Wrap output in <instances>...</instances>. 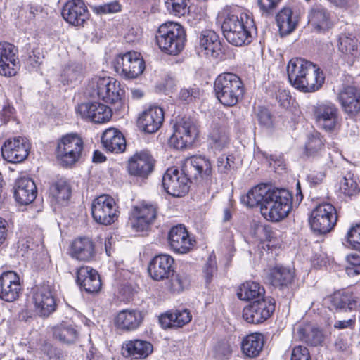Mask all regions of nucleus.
Wrapping results in <instances>:
<instances>
[{
    "label": "nucleus",
    "instance_id": "f257e3e1",
    "mask_svg": "<svg viewBox=\"0 0 360 360\" xmlns=\"http://www.w3.org/2000/svg\"><path fill=\"white\" fill-rule=\"evenodd\" d=\"M212 172L211 162L207 158L201 155L192 156L185 160L183 170L174 167L168 168L162 176V186L168 194L181 197L188 191V176L208 179Z\"/></svg>",
    "mask_w": 360,
    "mask_h": 360
},
{
    "label": "nucleus",
    "instance_id": "f03ea898",
    "mask_svg": "<svg viewBox=\"0 0 360 360\" xmlns=\"http://www.w3.org/2000/svg\"><path fill=\"white\" fill-rule=\"evenodd\" d=\"M287 72L290 84L302 92L319 90L324 82L323 72L314 63L302 58H292Z\"/></svg>",
    "mask_w": 360,
    "mask_h": 360
},
{
    "label": "nucleus",
    "instance_id": "7ed1b4c3",
    "mask_svg": "<svg viewBox=\"0 0 360 360\" xmlns=\"http://www.w3.org/2000/svg\"><path fill=\"white\" fill-rule=\"evenodd\" d=\"M218 21L229 43L240 46L251 41L250 27L252 26L253 20L247 13L225 8L219 14Z\"/></svg>",
    "mask_w": 360,
    "mask_h": 360
},
{
    "label": "nucleus",
    "instance_id": "20e7f679",
    "mask_svg": "<svg viewBox=\"0 0 360 360\" xmlns=\"http://www.w3.org/2000/svg\"><path fill=\"white\" fill-rule=\"evenodd\" d=\"M214 91L219 102L226 106H234L242 99L245 89L241 79L230 72L220 74L215 79Z\"/></svg>",
    "mask_w": 360,
    "mask_h": 360
},
{
    "label": "nucleus",
    "instance_id": "39448f33",
    "mask_svg": "<svg viewBox=\"0 0 360 360\" xmlns=\"http://www.w3.org/2000/svg\"><path fill=\"white\" fill-rule=\"evenodd\" d=\"M292 195L286 189H269L261 213L267 220L279 221L285 218L292 209Z\"/></svg>",
    "mask_w": 360,
    "mask_h": 360
},
{
    "label": "nucleus",
    "instance_id": "423d86ee",
    "mask_svg": "<svg viewBox=\"0 0 360 360\" xmlns=\"http://www.w3.org/2000/svg\"><path fill=\"white\" fill-rule=\"evenodd\" d=\"M155 39L156 44L162 51L175 56L184 47L186 33L181 25L167 22L159 27Z\"/></svg>",
    "mask_w": 360,
    "mask_h": 360
},
{
    "label": "nucleus",
    "instance_id": "0eeeda50",
    "mask_svg": "<svg viewBox=\"0 0 360 360\" xmlns=\"http://www.w3.org/2000/svg\"><path fill=\"white\" fill-rule=\"evenodd\" d=\"M83 148V141L78 134H68L58 143L57 159L63 167H70L79 160Z\"/></svg>",
    "mask_w": 360,
    "mask_h": 360
},
{
    "label": "nucleus",
    "instance_id": "6e6552de",
    "mask_svg": "<svg viewBox=\"0 0 360 360\" xmlns=\"http://www.w3.org/2000/svg\"><path fill=\"white\" fill-rule=\"evenodd\" d=\"M112 65L115 72L127 79L136 78L145 70V62L141 54L136 51L117 56Z\"/></svg>",
    "mask_w": 360,
    "mask_h": 360
},
{
    "label": "nucleus",
    "instance_id": "1a4fd4ad",
    "mask_svg": "<svg viewBox=\"0 0 360 360\" xmlns=\"http://www.w3.org/2000/svg\"><path fill=\"white\" fill-rule=\"evenodd\" d=\"M157 214L156 205L143 202L132 207L127 225L136 232L147 231L154 223Z\"/></svg>",
    "mask_w": 360,
    "mask_h": 360
},
{
    "label": "nucleus",
    "instance_id": "9d476101",
    "mask_svg": "<svg viewBox=\"0 0 360 360\" xmlns=\"http://www.w3.org/2000/svg\"><path fill=\"white\" fill-rule=\"evenodd\" d=\"M119 211L115 200L108 195H101L91 203V215L99 224L108 226L118 219Z\"/></svg>",
    "mask_w": 360,
    "mask_h": 360
},
{
    "label": "nucleus",
    "instance_id": "9b49d317",
    "mask_svg": "<svg viewBox=\"0 0 360 360\" xmlns=\"http://www.w3.org/2000/svg\"><path fill=\"white\" fill-rule=\"evenodd\" d=\"M335 208L330 203L319 205L311 212L309 224L311 229L319 233L330 232L337 222Z\"/></svg>",
    "mask_w": 360,
    "mask_h": 360
},
{
    "label": "nucleus",
    "instance_id": "f8f14e48",
    "mask_svg": "<svg viewBox=\"0 0 360 360\" xmlns=\"http://www.w3.org/2000/svg\"><path fill=\"white\" fill-rule=\"evenodd\" d=\"M198 131L194 122L190 118H183L174 126V133L169 139V144L181 150L191 146Z\"/></svg>",
    "mask_w": 360,
    "mask_h": 360
},
{
    "label": "nucleus",
    "instance_id": "ddd939ff",
    "mask_svg": "<svg viewBox=\"0 0 360 360\" xmlns=\"http://www.w3.org/2000/svg\"><path fill=\"white\" fill-rule=\"evenodd\" d=\"M96 94L103 101L115 103L121 99V89L117 81L111 77H94L89 84Z\"/></svg>",
    "mask_w": 360,
    "mask_h": 360
},
{
    "label": "nucleus",
    "instance_id": "4468645a",
    "mask_svg": "<svg viewBox=\"0 0 360 360\" xmlns=\"http://www.w3.org/2000/svg\"><path fill=\"white\" fill-rule=\"evenodd\" d=\"M274 310V300L269 297L254 301L245 307L243 311V317L250 323L258 324L268 319Z\"/></svg>",
    "mask_w": 360,
    "mask_h": 360
},
{
    "label": "nucleus",
    "instance_id": "2eb2a0df",
    "mask_svg": "<svg viewBox=\"0 0 360 360\" xmlns=\"http://www.w3.org/2000/svg\"><path fill=\"white\" fill-rule=\"evenodd\" d=\"M313 113L318 126L326 131H333L339 123L338 108L331 102L317 103Z\"/></svg>",
    "mask_w": 360,
    "mask_h": 360
},
{
    "label": "nucleus",
    "instance_id": "dca6fc26",
    "mask_svg": "<svg viewBox=\"0 0 360 360\" xmlns=\"http://www.w3.org/2000/svg\"><path fill=\"white\" fill-rule=\"evenodd\" d=\"M30 145L25 137H15L8 139L1 148L3 158L8 162L19 163L28 156Z\"/></svg>",
    "mask_w": 360,
    "mask_h": 360
},
{
    "label": "nucleus",
    "instance_id": "f3484780",
    "mask_svg": "<svg viewBox=\"0 0 360 360\" xmlns=\"http://www.w3.org/2000/svg\"><path fill=\"white\" fill-rule=\"evenodd\" d=\"M33 302L35 311L41 316H49L56 308L52 288L48 284L37 286L34 292Z\"/></svg>",
    "mask_w": 360,
    "mask_h": 360
},
{
    "label": "nucleus",
    "instance_id": "a211bd4d",
    "mask_svg": "<svg viewBox=\"0 0 360 360\" xmlns=\"http://www.w3.org/2000/svg\"><path fill=\"white\" fill-rule=\"evenodd\" d=\"M20 68L18 49L8 42L0 43V75L15 76Z\"/></svg>",
    "mask_w": 360,
    "mask_h": 360
},
{
    "label": "nucleus",
    "instance_id": "6ab92c4d",
    "mask_svg": "<svg viewBox=\"0 0 360 360\" xmlns=\"http://www.w3.org/2000/svg\"><path fill=\"white\" fill-rule=\"evenodd\" d=\"M77 112L82 118L98 124L108 122L112 115L110 108L98 102L82 103L78 105Z\"/></svg>",
    "mask_w": 360,
    "mask_h": 360
},
{
    "label": "nucleus",
    "instance_id": "aec40b11",
    "mask_svg": "<svg viewBox=\"0 0 360 360\" xmlns=\"http://www.w3.org/2000/svg\"><path fill=\"white\" fill-rule=\"evenodd\" d=\"M338 101L345 113L355 117L360 112V89L354 86H344L338 94Z\"/></svg>",
    "mask_w": 360,
    "mask_h": 360
},
{
    "label": "nucleus",
    "instance_id": "412c9836",
    "mask_svg": "<svg viewBox=\"0 0 360 360\" xmlns=\"http://www.w3.org/2000/svg\"><path fill=\"white\" fill-rule=\"evenodd\" d=\"M174 259L167 254H160L154 257L149 263L148 271L155 281L167 279L173 275Z\"/></svg>",
    "mask_w": 360,
    "mask_h": 360
},
{
    "label": "nucleus",
    "instance_id": "4be33fe9",
    "mask_svg": "<svg viewBox=\"0 0 360 360\" xmlns=\"http://www.w3.org/2000/svg\"><path fill=\"white\" fill-rule=\"evenodd\" d=\"M155 160L148 151L134 155L128 161V171L131 176L147 178L153 172Z\"/></svg>",
    "mask_w": 360,
    "mask_h": 360
},
{
    "label": "nucleus",
    "instance_id": "5701e85b",
    "mask_svg": "<svg viewBox=\"0 0 360 360\" xmlns=\"http://www.w3.org/2000/svg\"><path fill=\"white\" fill-rule=\"evenodd\" d=\"M62 15L70 25L81 26L89 18V13L82 0H71L63 6Z\"/></svg>",
    "mask_w": 360,
    "mask_h": 360
},
{
    "label": "nucleus",
    "instance_id": "b1692460",
    "mask_svg": "<svg viewBox=\"0 0 360 360\" xmlns=\"http://www.w3.org/2000/svg\"><path fill=\"white\" fill-rule=\"evenodd\" d=\"M168 242L171 249L177 253H187L194 245L186 227L182 224L173 226L168 234Z\"/></svg>",
    "mask_w": 360,
    "mask_h": 360
},
{
    "label": "nucleus",
    "instance_id": "393cba45",
    "mask_svg": "<svg viewBox=\"0 0 360 360\" xmlns=\"http://www.w3.org/2000/svg\"><path fill=\"white\" fill-rule=\"evenodd\" d=\"M199 54L217 58L222 53V46L219 36L211 30L202 31L199 36V46L197 48Z\"/></svg>",
    "mask_w": 360,
    "mask_h": 360
},
{
    "label": "nucleus",
    "instance_id": "a878e982",
    "mask_svg": "<svg viewBox=\"0 0 360 360\" xmlns=\"http://www.w3.org/2000/svg\"><path fill=\"white\" fill-rule=\"evenodd\" d=\"M21 291L20 278L13 271L4 272L0 276V298L6 302H13Z\"/></svg>",
    "mask_w": 360,
    "mask_h": 360
},
{
    "label": "nucleus",
    "instance_id": "bb28decb",
    "mask_svg": "<svg viewBox=\"0 0 360 360\" xmlns=\"http://www.w3.org/2000/svg\"><path fill=\"white\" fill-rule=\"evenodd\" d=\"M308 22L317 32H326L333 26L331 13L322 5H316L309 10Z\"/></svg>",
    "mask_w": 360,
    "mask_h": 360
},
{
    "label": "nucleus",
    "instance_id": "cd10ccee",
    "mask_svg": "<svg viewBox=\"0 0 360 360\" xmlns=\"http://www.w3.org/2000/svg\"><path fill=\"white\" fill-rule=\"evenodd\" d=\"M143 320L142 312L136 309H124L115 318V327L122 332H131L138 329Z\"/></svg>",
    "mask_w": 360,
    "mask_h": 360
},
{
    "label": "nucleus",
    "instance_id": "c85d7f7f",
    "mask_svg": "<svg viewBox=\"0 0 360 360\" xmlns=\"http://www.w3.org/2000/svg\"><path fill=\"white\" fill-rule=\"evenodd\" d=\"M163 121V110L158 106H151L139 116L138 123L145 132L153 134L160 128Z\"/></svg>",
    "mask_w": 360,
    "mask_h": 360
},
{
    "label": "nucleus",
    "instance_id": "c756f323",
    "mask_svg": "<svg viewBox=\"0 0 360 360\" xmlns=\"http://www.w3.org/2000/svg\"><path fill=\"white\" fill-rule=\"evenodd\" d=\"M77 283L87 292H97L101 288L98 272L90 266H81L77 271Z\"/></svg>",
    "mask_w": 360,
    "mask_h": 360
},
{
    "label": "nucleus",
    "instance_id": "7c9ffc66",
    "mask_svg": "<svg viewBox=\"0 0 360 360\" xmlns=\"http://www.w3.org/2000/svg\"><path fill=\"white\" fill-rule=\"evenodd\" d=\"M13 188L15 199L20 204L28 205L32 202L37 197L36 185L30 178L18 179Z\"/></svg>",
    "mask_w": 360,
    "mask_h": 360
},
{
    "label": "nucleus",
    "instance_id": "2f4dec72",
    "mask_svg": "<svg viewBox=\"0 0 360 360\" xmlns=\"http://www.w3.org/2000/svg\"><path fill=\"white\" fill-rule=\"evenodd\" d=\"M70 255L79 261L89 262L95 256V245L88 237L76 238L71 245Z\"/></svg>",
    "mask_w": 360,
    "mask_h": 360
},
{
    "label": "nucleus",
    "instance_id": "473e14b6",
    "mask_svg": "<svg viewBox=\"0 0 360 360\" xmlns=\"http://www.w3.org/2000/svg\"><path fill=\"white\" fill-rule=\"evenodd\" d=\"M192 316L188 309L172 310L159 317V323L164 329L181 328L191 321Z\"/></svg>",
    "mask_w": 360,
    "mask_h": 360
},
{
    "label": "nucleus",
    "instance_id": "72a5a7b5",
    "mask_svg": "<svg viewBox=\"0 0 360 360\" xmlns=\"http://www.w3.org/2000/svg\"><path fill=\"white\" fill-rule=\"evenodd\" d=\"M101 143L108 151L112 153H122L126 148L124 136L115 128H109L103 131Z\"/></svg>",
    "mask_w": 360,
    "mask_h": 360
},
{
    "label": "nucleus",
    "instance_id": "f704fd0d",
    "mask_svg": "<svg viewBox=\"0 0 360 360\" xmlns=\"http://www.w3.org/2000/svg\"><path fill=\"white\" fill-rule=\"evenodd\" d=\"M264 337L261 333H251L245 337L241 342L243 354L248 358L259 355L264 347Z\"/></svg>",
    "mask_w": 360,
    "mask_h": 360
},
{
    "label": "nucleus",
    "instance_id": "c9c22d12",
    "mask_svg": "<svg viewBox=\"0 0 360 360\" xmlns=\"http://www.w3.org/2000/svg\"><path fill=\"white\" fill-rule=\"evenodd\" d=\"M123 349L127 356L139 359L148 357L153 352V347L148 341L134 340L127 342Z\"/></svg>",
    "mask_w": 360,
    "mask_h": 360
},
{
    "label": "nucleus",
    "instance_id": "e433bc0d",
    "mask_svg": "<svg viewBox=\"0 0 360 360\" xmlns=\"http://www.w3.org/2000/svg\"><path fill=\"white\" fill-rule=\"evenodd\" d=\"M295 277L294 271L290 268L283 266H276L270 270L269 281L275 287H288Z\"/></svg>",
    "mask_w": 360,
    "mask_h": 360
},
{
    "label": "nucleus",
    "instance_id": "4c0bfd02",
    "mask_svg": "<svg viewBox=\"0 0 360 360\" xmlns=\"http://www.w3.org/2000/svg\"><path fill=\"white\" fill-rule=\"evenodd\" d=\"M269 187L266 184H260L250 190L248 193L241 197L243 204L253 207L260 205L263 207L266 196L269 191Z\"/></svg>",
    "mask_w": 360,
    "mask_h": 360
},
{
    "label": "nucleus",
    "instance_id": "58836bf2",
    "mask_svg": "<svg viewBox=\"0 0 360 360\" xmlns=\"http://www.w3.org/2000/svg\"><path fill=\"white\" fill-rule=\"evenodd\" d=\"M333 305L340 310H356L360 306V298L351 292H337L332 298Z\"/></svg>",
    "mask_w": 360,
    "mask_h": 360
},
{
    "label": "nucleus",
    "instance_id": "ea45409f",
    "mask_svg": "<svg viewBox=\"0 0 360 360\" xmlns=\"http://www.w3.org/2000/svg\"><path fill=\"white\" fill-rule=\"evenodd\" d=\"M264 292V288L258 283L247 281L240 285L237 295L240 300L249 301L257 298L259 300Z\"/></svg>",
    "mask_w": 360,
    "mask_h": 360
},
{
    "label": "nucleus",
    "instance_id": "a19ab883",
    "mask_svg": "<svg viewBox=\"0 0 360 360\" xmlns=\"http://www.w3.org/2000/svg\"><path fill=\"white\" fill-rule=\"evenodd\" d=\"M276 22L281 35L291 33L295 28L297 21L292 18V12L290 8L282 9L276 15Z\"/></svg>",
    "mask_w": 360,
    "mask_h": 360
},
{
    "label": "nucleus",
    "instance_id": "79ce46f5",
    "mask_svg": "<svg viewBox=\"0 0 360 360\" xmlns=\"http://www.w3.org/2000/svg\"><path fill=\"white\" fill-rule=\"evenodd\" d=\"M51 198L58 204L65 203L71 195V188L64 179H59L50 188Z\"/></svg>",
    "mask_w": 360,
    "mask_h": 360
},
{
    "label": "nucleus",
    "instance_id": "37998d69",
    "mask_svg": "<svg viewBox=\"0 0 360 360\" xmlns=\"http://www.w3.org/2000/svg\"><path fill=\"white\" fill-rule=\"evenodd\" d=\"M298 333L299 337L302 341L313 346L320 345L323 340L321 331L309 326L300 328Z\"/></svg>",
    "mask_w": 360,
    "mask_h": 360
},
{
    "label": "nucleus",
    "instance_id": "c03bdc74",
    "mask_svg": "<svg viewBox=\"0 0 360 360\" xmlns=\"http://www.w3.org/2000/svg\"><path fill=\"white\" fill-rule=\"evenodd\" d=\"M82 77V67L78 63L65 66L61 73L60 80L63 84H72Z\"/></svg>",
    "mask_w": 360,
    "mask_h": 360
},
{
    "label": "nucleus",
    "instance_id": "a18cd8bd",
    "mask_svg": "<svg viewBox=\"0 0 360 360\" xmlns=\"http://www.w3.org/2000/svg\"><path fill=\"white\" fill-rule=\"evenodd\" d=\"M356 180V177L353 174L347 173L340 181V191L348 197L357 195L360 192V188Z\"/></svg>",
    "mask_w": 360,
    "mask_h": 360
},
{
    "label": "nucleus",
    "instance_id": "49530a36",
    "mask_svg": "<svg viewBox=\"0 0 360 360\" xmlns=\"http://www.w3.org/2000/svg\"><path fill=\"white\" fill-rule=\"evenodd\" d=\"M54 337L65 343H73L78 337L77 330L71 325L60 326L54 329Z\"/></svg>",
    "mask_w": 360,
    "mask_h": 360
},
{
    "label": "nucleus",
    "instance_id": "de8ad7c7",
    "mask_svg": "<svg viewBox=\"0 0 360 360\" xmlns=\"http://www.w3.org/2000/svg\"><path fill=\"white\" fill-rule=\"evenodd\" d=\"M189 0H165L167 11L176 16L185 15L188 12Z\"/></svg>",
    "mask_w": 360,
    "mask_h": 360
},
{
    "label": "nucleus",
    "instance_id": "09e8293b",
    "mask_svg": "<svg viewBox=\"0 0 360 360\" xmlns=\"http://www.w3.org/2000/svg\"><path fill=\"white\" fill-rule=\"evenodd\" d=\"M338 49L345 54H352L357 49V41L347 34H341L338 39Z\"/></svg>",
    "mask_w": 360,
    "mask_h": 360
},
{
    "label": "nucleus",
    "instance_id": "8fccbe9b",
    "mask_svg": "<svg viewBox=\"0 0 360 360\" xmlns=\"http://www.w3.org/2000/svg\"><path fill=\"white\" fill-rule=\"evenodd\" d=\"M210 143L215 150H221L229 143V136L224 130L214 129L210 134Z\"/></svg>",
    "mask_w": 360,
    "mask_h": 360
},
{
    "label": "nucleus",
    "instance_id": "3c124183",
    "mask_svg": "<svg viewBox=\"0 0 360 360\" xmlns=\"http://www.w3.org/2000/svg\"><path fill=\"white\" fill-rule=\"evenodd\" d=\"M323 148V141L319 133L309 136L306 143V153L307 155H316Z\"/></svg>",
    "mask_w": 360,
    "mask_h": 360
},
{
    "label": "nucleus",
    "instance_id": "603ef678",
    "mask_svg": "<svg viewBox=\"0 0 360 360\" xmlns=\"http://www.w3.org/2000/svg\"><path fill=\"white\" fill-rule=\"evenodd\" d=\"M347 240L351 248L360 250V225L352 227L347 233Z\"/></svg>",
    "mask_w": 360,
    "mask_h": 360
},
{
    "label": "nucleus",
    "instance_id": "864d4df0",
    "mask_svg": "<svg viewBox=\"0 0 360 360\" xmlns=\"http://www.w3.org/2000/svg\"><path fill=\"white\" fill-rule=\"evenodd\" d=\"M217 163L218 172L221 174H227L233 168V156L222 155L218 158Z\"/></svg>",
    "mask_w": 360,
    "mask_h": 360
},
{
    "label": "nucleus",
    "instance_id": "5fc2aeb1",
    "mask_svg": "<svg viewBox=\"0 0 360 360\" xmlns=\"http://www.w3.org/2000/svg\"><path fill=\"white\" fill-rule=\"evenodd\" d=\"M231 354V347L228 342H221L215 347V356L221 360L228 359Z\"/></svg>",
    "mask_w": 360,
    "mask_h": 360
},
{
    "label": "nucleus",
    "instance_id": "6e6d98bb",
    "mask_svg": "<svg viewBox=\"0 0 360 360\" xmlns=\"http://www.w3.org/2000/svg\"><path fill=\"white\" fill-rule=\"evenodd\" d=\"M96 11L100 14L114 13L121 10L120 4L115 1L106 3L95 8Z\"/></svg>",
    "mask_w": 360,
    "mask_h": 360
},
{
    "label": "nucleus",
    "instance_id": "4d7b16f0",
    "mask_svg": "<svg viewBox=\"0 0 360 360\" xmlns=\"http://www.w3.org/2000/svg\"><path fill=\"white\" fill-rule=\"evenodd\" d=\"M290 360H311L309 349L306 347H295L291 353Z\"/></svg>",
    "mask_w": 360,
    "mask_h": 360
},
{
    "label": "nucleus",
    "instance_id": "13d9d810",
    "mask_svg": "<svg viewBox=\"0 0 360 360\" xmlns=\"http://www.w3.org/2000/svg\"><path fill=\"white\" fill-rule=\"evenodd\" d=\"M170 279V289L173 292H180L183 290L187 283L186 277L180 274L172 275Z\"/></svg>",
    "mask_w": 360,
    "mask_h": 360
},
{
    "label": "nucleus",
    "instance_id": "bf43d9fd",
    "mask_svg": "<svg viewBox=\"0 0 360 360\" xmlns=\"http://www.w3.org/2000/svg\"><path fill=\"white\" fill-rule=\"evenodd\" d=\"M15 113V110L13 105L8 101H6L0 112V120L4 123H7L12 119Z\"/></svg>",
    "mask_w": 360,
    "mask_h": 360
},
{
    "label": "nucleus",
    "instance_id": "052dcab7",
    "mask_svg": "<svg viewBox=\"0 0 360 360\" xmlns=\"http://www.w3.org/2000/svg\"><path fill=\"white\" fill-rule=\"evenodd\" d=\"M257 119L259 124L265 127H270L273 124L271 115L266 108H259L257 112Z\"/></svg>",
    "mask_w": 360,
    "mask_h": 360
},
{
    "label": "nucleus",
    "instance_id": "680f3d73",
    "mask_svg": "<svg viewBox=\"0 0 360 360\" xmlns=\"http://www.w3.org/2000/svg\"><path fill=\"white\" fill-rule=\"evenodd\" d=\"M276 98L281 106L283 108L290 106L292 97L288 90L279 89L276 93Z\"/></svg>",
    "mask_w": 360,
    "mask_h": 360
},
{
    "label": "nucleus",
    "instance_id": "e2e57ef3",
    "mask_svg": "<svg viewBox=\"0 0 360 360\" xmlns=\"http://www.w3.org/2000/svg\"><path fill=\"white\" fill-rule=\"evenodd\" d=\"M200 92L198 88L183 89L180 91L179 97L187 103L193 101L200 96Z\"/></svg>",
    "mask_w": 360,
    "mask_h": 360
},
{
    "label": "nucleus",
    "instance_id": "0e129e2a",
    "mask_svg": "<svg viewBox=\"0 0 360 360\" xmlns=\"http://www.w3.org/2000/svg\"><path fill=\"white\" fill-rule=\"evenodd\" d=\"M217 270V263L211 257L206 262L203 273L207 283H210Z\"/></svg>",
    "mask_w": 360,
    "mask_h": 360
},
{
    "label": "nucleus",
    "instance_id": "69168bd1",
    "mask_svg": "<svg viewBox=\"0 0 360 360\" xmlns=\"http://www.w3.org/2000/svg\"><path fill=\"white\" fill-rule=\"evenodd\" d=\"M41 59L40 53L39 52L36 53L35 51H32L28 53L25 61L27 66L35 68L41 63Z\"/></svg>",
    "mask_w": 360,
    "mask_h": 360
},
{
    "label": "nucleus",
    "instance_id": "338daca9",
    "mask_svg": "<svg viewBox=\"0 0 360 360\" xmlns=\"http://www.w3.org/2000/svg\"><path fill=\"white\" fill-rule=\"evenodd\" d=\"M281 0H258L260 8L265 11H269L275 8Z\"/></svg>",
    "mask_w": 360,
    "mask_h": 360
},
{
    "label": "nucleus",
    "instance_id": "774afa93",
    "mask_svg": "<svg viewBox=\"0 0 360 360\" xmlns=\"http://www.w3.org/2000/svg\"><path fill=\"white\" fill-rule=\"evenodd\" d=\"M324 176L325 175L322 172L318 174L311 173L307 176V180L311 186H315L322 182Z\"/></svg>",
    "mask_w": 360,
    "mask_h": 360
}]
</instances>
